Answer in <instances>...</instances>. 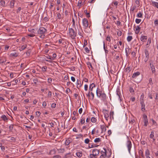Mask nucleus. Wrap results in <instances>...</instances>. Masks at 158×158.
I'll use <instances>...</instances> for the list:
<instances>
[{"instance_id":"nucleus-1","label":"nucleus","mask_w":158,"mask_h":158,"mask_svg":"<svg viewBox=\"0 0 158 158\" xmlns=\"http://www.w3.org/2000/svg\"><path fill=\"white\" fill-rule=\"evenodd\" d=\"M47 31V29L43 27H41L37 31V34L40 38L44 39L45 37V33Z\"/></svg>"},{"instance_id":"nucleus-2","label":"nucleus","mask_w":158,"mask_h":158,"mask_svg":"<svg viewBox=\"0 0 158 158\" xmlns=\"http://www.w3.org/2000/svg\"><path fill=\"white\" fill-rule=\"evenodd\" d=\"M98 89L96 90V94L97 96L100 98L101 100L103 101H105L106 99V94L104 92H102V91H98Z\"/></svg>"},{"instance_id":"nucleus-3","label":"nucleus","mask_w":158,"mask_h":158,"mask_svg":"<svg viewBox=\"0 0 158 158\" xmlns=\"http://www.w3.org/2000/svg\"><path fill=\"white\" fill-rule=\"evenodd\" d=\"M69 36L72 39H75L77 33L72 28H69Z\"/></svg>"},{"instance_id":"nucleus-4","label":"nucleus","mask_w":158,"mask_h":158,"mask_svg":"<svg viewBox=\"0 0 158 158\" xmlns=\"http://www.w3.org/2000/svg\"><path fill=\"white\" fill-rule=\"evenodd\" d=\"M102 113H103L104 117L107 121H108V118L109 117V113L108 111L106 110L103 109L102 111Z\"/></svg>"},{"instance_id":"nucleus-5","label":"nucleus","mask_w":158,"mask_h":158,"mask_svg":"<svg viewBox=\"0 0 158 158\" xmlns=\"http://www.w3.org/2000/svg\"><path fill=\"white\" fill-rule=\"evenodd\" d=\"M126 145L127 148L130 154L131 149L132 147V144L130 140H128L126 143Z\"/></svg>"},{"instance_id":"nucleus-6","label":"nucleus","mask_w":158,"mask_h":158,"mask_svg":"<svg viewBox=\"0 0 158 158\" xmlns=\"http://www.w3.org/2000/svg\"><path fill=\"white\" fill-rule=\"evenodd\" d=\"M143 121L144 123V126L145 127L147 126L148 124V119L147 116L144 114L143 115Z\"/></svg>"},{"instance_id":"nucleus-7","label":"nucleus","mask_w":158,"mask_h":158,"mask_svg":"<svg viewBox=\"0 0 158 158\" xmlns=\"http://www.w3.org/2000/svg\"><path fill=\"white\" fill-rule=\"evenodd\" d=\"M82 23L83 26L85 28H87L88 26V20L85 18H84L82 20Z\"/></svg>"},{"instance_id":"nucleus-8","label":"nucleus","mask_w":158,"mask_h":158,"mask_svg":"<svg viewBox=\"0 0 158 158\" xmlns=\"http://www.w3.org/2000/svg\"><path fill=\"white\" fill-rule=\"evenodd\" d=\"M117 94L120 100V101H121V97H122V94L120 92V89L118 88L116 90Z\"/></svg>"},{"instance_id":"nucleus-9","label":"nucleus","mask_w":158,"mask_h":158,"mask_svg":"<svg viewBox=\"0 0 158 158\" xmlns=\"http://www.w3.org/2000/svg\"><path fill=\"white\" fill-rule=\"evenodd\" d=\"M140 74V73L139 72H136L134 73L132 77V78H136Z\"/></svg>"},{"instance_id":"nucleus-10","label":"nucleus","mask_w":158,"mask_h":158,"mask_svg":"<svg viewBox=\"0 0 158 158\" xmlns=\"http://www.w3.org/2000/svg\"><path fill=\"white\" fill-rule=\"evenodd\" d=\"M82 85V83L81 84V81L80 80H77V87L79 89Z\"/></svg>"},{"instance_id":"nucleus-11","label":"nucleus","mask_w":158,"mask_h":158,"mask_svg":"<svg viewBox=\"0 0 158 158\" xmlns=\"http://www.w3.org/2000/svg\"><path fill=\"white\" fill-rule=\"evenodd\" d=\"M104 152H103L104 154H102L100 156V158H105L106 156V150L105 148H103Z\"/></svg>"},{"instance_id":"nucleus-12","label":"nucleus","mask_w":158,"mask_h":158,"mask_svg":"<svg viewBox=\"0 0 158 158\" xmlns=\"http://www.w3.org/2000/svg\"><path fill=\"white\" fill-rule=\"evenodd\" d=\"M86 64L88 65V67L89 68V69L93 71L94 68L92 65L91 63L90 62H87L86 63Z\"/></svg>"},{"instance_id":"nucleus-13","label":"nucleus","mask_w":158,"mask_h":158,"mask_svg":"<svg viewBox=\"0 0 158 158\" xmlns=\"http://www.w3.org/2000/svg\"><path fill=\"white\" fill-rule=\"evenodd\" d=\"M46 57L48 59H49L50 60H45L49 62H51L52 60H53V58H52V57L48 55H47Z\"/></svg>"},{"instance_id":"nucleus-14","label":"nucleus","mask_w":158,"mask_h":158,"mask_svg":"<svg viewBox=\"0 0 158 158\" xmlns=\"http://www.w3.org/2000/svg\"><path fill=\"white\" fill-rule=\"evenodd\" d=\"M140 104L141 105V110L142 111L144 112L145 110V105L143 104V101L140 102Z\"/></svg>"},{"instance_id":"nucleus-15","label":"nucleus","mask_w":158,"mask_h":158,"mask_svg":"<svg viewBox=\"0 0 158 158\" xmlns=\"http://www.w3.org/2000/svg\"><path fill=\"white\" fill-rule=\"evenodd\" d=\"M92 152L94 154H95V155L98 156L99 153V151L97 149H93Z\"/></svg>"},{"instance_id":"nucleus-16","label":"nucleus","mask_w":158,"mask_h":158,"mask_svg":"<svg viewBox=\"0 0 158 158\" xmlns=\"http://www.w3.org/2000/svg\"><path fill=\"white\" fill-rule=\"evenodd\" d=\"M152 3L153 6L158 9V3L157 2L154 1H152Z\"/></svg>"},{"instance_id":"nucleus-17","label":"nucleus","mask_w":158,"mask_h":158,"mask_svg":"<svg viewBox=\"0 0 158 158\" xmlns=\"http://www.w3.org/2000/svg\"><path fill=\"white\" fill-rule=\"evenodd\" d=\"M27 45H22L19 47V50L20 51H23L27 47Z\"/></svg>"},{"instance_id":"nucleus-18","label":"nucleus","mask_w":158,"mask_h":158,"mask_svg":"<svg viewBox=\"0 0 158 158\" xmlns=\"http://www.w3.org/2000/svg\"><path fill=\"white\" fill-rule=\"evenodd\" d=\"M150 67L153 73L155 72V69L153 64H150Z\"/></svg>"},{"instance_id":"nucleus-19","label":"nucleus","mask_w":158,"mask_h":158,"mask_svg":"<svg viewBox=\"0 0 158 158\" xmlns=\"http://www.w3.org/2000/svg\"><path fill=\"white\" fill-rule=\"evenodd\" d=\"M147 39V36H141L140 40L142 42H145Z\"/></svg>"},{"instance_id":"nucleus-20","label":"nucleus","mask_w":158,"mask_h":158,"mask_svg":"<svg viewBox=\"0 0 158 158\" xmlns=\"http://www.w3.org/2000/svg\"><path fill=\"white\" fill-rule=\"evenodd\" d=\"M15 0H12L11 1H10V7L11 8H13L14 7V5L15 4Z\"/></svg>"},{"instance_id":"nucleus-21","label":"nucleus","mask_w":158,"mask_h":158,"mask_svg":"<svg viewBox=\"0 0 158 158\" xmlns=\"http://www.w3.org/2000/svg\"><path fill=\"white\" fill-rule=\"evenodd\" d=\"M95 87V85L94 83H92L89 85V90L91 91L93 90V89Z\"/></svg>"},{"instance_id":"nucleus-22","label":"nucleus","mask_w":158,"mask_h":158,"mask_svg":"<svg viewBox=\"0 0 158 158\" xmlns=\"http://www.w3.org/2000/svg\"><path fill=\"white\" fill-rule=\"evenodd\" d=\"M139 154L143 158H144V156L143 155V152L141 150H139L138 152Z\"/></svg>"},{"instance_id":"nucleus-23","label":"nucleus","mask_w":158,"mask_h":158,"mask_svg":"<svg viewBox=\"0 0 158 158\" xmlns=\"http://www.w3.org/2000/svg\"><path fill=\"white\" fill-rule=\"evenodd\" d=\"M150 155V152L149 150L147 149L145 151V156L146 158L149 157Z\"/></svg>"},{"instance_id":"nucleus-24","label":"nucleus","mask_w":158,"mask_h":158,"mask_svg":"<svg viewBox=\"0 0 158 158\" xmlns=\"http://www.w3.org/2000/svg\"><path fill=\"white\" fill-rule=\"evenodd\" d=\"M100 127L102 129V132L106 131V128L104 125H101Z\"/></svg>"},{"instance_id":"nucleus-25","label":"nucleus","mask_w":158,"mask_h":158,"mask_svg":"<svg viewBox=\"0 0 158 158\" xmlns=\"http://www.w3.org/2000/svg\"><path fill=\"white\" fill-rule=\"evenodd\" d=\"M144 52L145 55V57L149 58V54L148 53V51L147 49H145L144 50Z\"/></svg>"},{"instance_id":"nucleus-26","label":"nucleus","mask_w":158,"mask_h":158,"mask_svg":"<svg viewBox=\"0 0 158 158\" xmlns=\"http://www.w3.org/2000/svg\"><path fill=\"white\" fill-rule=\"evenodd\" d=\"M76 154L77 156L79 158L81 157L82 156V153L81 152H77L76 153Z\"/></svg>"},{"instance_id":"nucleus-27","label":"nucleus","mask_w":158,"mask_h":158,"mask_svg":"<svg viewBox=\"0 0 158 158\" xmlns=\"http://www.w3.org/2000/svg\"><path fill=\"white\" fill-rule=\"evenodd\" d=\"M136 16L138 18H142L143 14L140 12H139L137 14Z\"/></svg>"},{"instance_id":"nucleus-28","label":"nucleus","mask_w":158,"mask_h":158,"mask_svg":"<svg viewBox=\"0 0 158 158\" xmlns=\"http://www.w3.org/2000/svg\"><path fill=\"white\" fill-rule=\"evenodd\" d=\"M129 49H130L129 48H125V53L127 56H128V54L129 53Z\"/></svg>"},{"instance_id":"nucleus-29","label":"nucleus","mask_w":158,"mask_h":158,"mask_svg":"<svg viewBox=\"0 0 158 158\" xmlns=\"http://www.w3.org/2000/svg\"><path fill=\"white\" fill-rule=\"evenodd\" d=\"M114 112L113 111H111L110 112V114L109 116H110V119L111 120L112 118L113 119L114 118L113 117V115H114Z\"/></svg>"},{"instance_id":"nucleus-30","label":"nucleus","mask_w":158,"mask_h":158,"mask_svg":"<svg viewBox=\"0 0 158 158\" xmlns=\"http://www.w3.org/2000/svg\"><path fill=\"white\" fill-rule=\"evenodd\" d=\"M101 141V139L99 138H95L94 140V142L95 143H98Z\"/></svg>"},{"instance_id":"nucleus-31","label":"nucleus","mask_w":158,"mask_h":158,"mask_svg":"<svg viewBox=\"0 0 158 158\" xmlns=\"http://www.w3.org/2000/svg\"><path fill=\"white\" fill-rule=\"evenodd\" d=\"M132 39V37L131 36H128L127 38V41L128 42H130L131 41V40Z\"/></svg>"},{"instance_id":"nucleus-32","label":"nucleus","mask_w":158,"mask_h":158,"mask_svg":"<svg viewBox=\"0 0 158 158\" xmlns=\"http://www.w3.org/2000/svg\"><path fill=\"white\" fill-rule=\"evenodd\" d=\"M11 55L12 56L16 57L18 56V53L16 52L11 53Z\"/></svg>"},{"instance_id":"nucleus-33","label":"nucleus","mask_w":158,"mask_h":158,"mask_svg":"<svg viewBox=\"0 0 158 158\" xmlns=\"http://www.w3.org/2000/svg\"><path fill=\"white\" fill-rule=\"evenodd\" d=\"M1 118H2V120L4 121L7 120V118L5 115H2Z\"/></svg>"},{"instance_id":"nucleus-34","label":"nucleus","mask_w":158,"mask_h":158,"mask_svg":"<svg viewBox=\"0 0 158 158\" xmlns=\"http://www.w3.org/2000/svg\"><path fill=\"white\" fill-rule=\"evenodd\" d=\"M5 2L4 0H2L0 1V5L2 6H5Z\"/></svg>"},{"instance_id":"nucleus-35","label":"nucleus","mask_w":158,"mask_h":158,"mask_svg":"<svg viewBox=\"0 0 158 158\" xmlns=\"http://www.w3.org/2000/svg\"><path fill=\"white\" fill-rule=\"evenodd\" d=\"M154 137V132L153 131H152L151 132V133L150 135V137L151 139H153V137Z\"/></svg>"},{"instance_id":"nucleus-36","label":"nucleus","mask_w":158,"mask_h":158,"mask_svg":"<svg viewBox=\"0 0 158 158\" xmlns=\"http://www.w3.org/2000/svg\"><path fill=\"white\" fill-rule=\"evenodd\" d=\"M84 12L86 14V16L87 17H89L90 16V14L89 13H87V10H84Z\"/></svg>"},{"instance_id":"nucleus-37","label":"nucleus","mask_w":158,"mask_h":158,"mask_svg":"<svg viewBox=\"0 0 158 158\" xmlns=\"http://www.w3.org/2000/svg\"><path fill=\"white\" fill-rule=\"evenodd\" d=\"M103 48L105 51L106 54H107L108 53V51L105 48V44L104 42H103Z\"/></svg>"},{"instance_id":"nucleus-38","label":"nucleus","mask_w":158,"mask_h":158,"mask_svg":"<svg viewBox=\"0 0 158 158\" xmlns=\"http://www.w3.org/2000/svg\"><path fill=\"white\" fill-rule=\"evenodd\" d=\"M96 119L94 117H93L91 118V121L92 123H95L96 121Z\"/></svg>"},{"instance_id":"nucleus-39","label":"nucleus","mask_w":158,"mask_h":158,"mask_svg":"<svg viewBox=\"0 0 158 158\" xmlns=\"http://www.w3.org/2000/svg\"><path fill=\"white\" fill-rule=\"evenodd\" d=\"M85 122V118H82L80 121V123L82 124H84Z\"/></svg>"},{"instance_id":"nucleus-40","label":"nucleus","mask_w":158,"mask_h":158,"mask_svg":"<svg viewBox=\"0 0 158 158\" xmlns=\"http://www.w3.org/2000/svg\"><path fill=\"white\" fill-rule=\"evenodd\" d=\"M14 125L13 124H11L9 126V130L10 131H12Z\"/></svg>"},{"instance_id":"nucleus-41","label":"nucleus","mask_w":158,"mask_h":158,"mask_svg":"<svg viewBox=\"0 0 158 158\" xmlns=\"http://www.w3.org/2000/svg\"><path fill=\"white\" fill-rule=\"evenodd\" d=\"M141 21V20L140 19H135V22L136 23H139Z\"/></svg>"},{"instance_id":"nucleus-42","label":"nucleus","mask_w":158,"mask_h":158,"mask_svg":"<svg viewBox=\"0 0 158 158\" xmlns=\"http://www.w3.org/2000/svg\"><path fill=\"white\" fill-rule=\"evenodd\" d=\"M72 22H73V24H72L73 26L75 28V20L73 18H72Z\"/></svg>"},{"instance_id":"nucleus-43","label":"nucleus","mask_w":158,"mask_h":158,"mask_svg":"<svg viewBox=\"0 0 158 158\" xmlns=\"http://www.w3.org/2000/svg\"><path fill=\"white\" fill-rule=\"evenodd\" d=\"M149 84L151 85H152L153 84V83L152 81V78H149Z\"/></svg>"},{"instance_id":"nucleus-44","label":"nucleus","mask_w":158,"mask_h":158,"mask_svg":"<svg viewBox=\"0 0 158 158\" xmlns=\"http://www.w3.org/2000/svg\"><path fill=\"white\" fill-rule=\"evenodd\" d=\"M83 4L82 2V1H78L77 4V6H79L80 7Z\"/></svg>"},{"instance_id":"nucleus-45","label":"nucleus","mask_w":158,"mask_h":158,"mask_svg":"<svg viewBox=\"0 0 158 158\" xmlns=\"http://www.w3.org/2000/svg\"><path fill=\"white\" fill-rule=\"evenodd\" d=\"M135 122V120L134 119H131V120L129 119V122L131 124H132L133 123Z\"/></svg>"},{"instance_id":"nucleus-46","label":"nucleus","mask_w":158,"mask_h":158,"mask_svg":"<svg viewBox=\"0 0 158 158\" xmlns=\"http://www.w3.org/2000/svg\"><path fill=\"white\" fill-rule=\"evenodd\" d=\"M31 50L30 49H28L26 52V54L28 56H29L31 53Z\"/></svg>"},{"instance_id":"nucleus-47","label":"nucleus","mask_w":158,"mask_h":158,"mask_svg":"<svg viewBox=\"0 0 158 158\" xmlns=\"http://www.w3.org/2000/svg\"><path fill=\"white\" fill-rule=\"evenodd\" d=\"M70 143V141L69 140L66 139L65 142V144L66 145H68Z\"/></svg>"},{"instance_id":"nucleus-48","label":"nucleus","mask_w":158,"mask_h":158,"mask_svg":"<svg viewBox=\"0 0 158 158\" xmlns=\"http://www.w3.org/2000/svg\"><path fill=\"white\" fill-rule=\"evenodd\" d=\"M56 103H53L52 104L51 107L52 108H54L56 107Z\"/></svg>"},{"instance_id":"nucleus-49","label":"nucleus","mask_w":158,"mask_h":158,"mask_svg":"<svg viewBox=\"0 0 158 158\" xmlns=\"http://www.w3.org/2000/svg\"><path fill=\"white\" fill-rule=\"evenodd\" d=\"M89 139L88 138H87V139H85V143L88 144L89 143Z\"/></svg>"},{"instance_id":"nucleus-50","label":"nucleus","mask_w":158,"mask_h":158,"mask_svg":"<svg viewBox=\"0 0 158 158\" xmlns=\"http://www.w3.org/2000/svg\"><path fill=\"white\" fill-rule=\"evenodd\" d=\"M106 40L107 41H108L109 42L110 41V37L108 35V36H107L106 38Z\"/></svg>"},{"instance_id":"nucleus-51","label":"nucleus","mask_w":158,"mask_h":158,"mask_svg":"<svg viewBox=\"0 0 158 158\" xmlns=\"http://www.w3.org/2000/svg\"><path fill=\"white\" fill-rule=\"evenodd\" d=\"M29 31L31 32L32 33H34L35 34V30L34 29H31Z\"/></svg>"},{"instance_id":"nucleus-52","label":"nucleus","mask_w":158,"mask_h":158,"mask_svg":"<svg viewBox=\"0 0 158 158\" xmlns=\"http://www.w3.org/2000/svg\"><path fill=\"white\" fill-rule=\"evenodd\" d=\"M135 8V6H133L131 7L130 9L131 11H132V12H134Z\"/></svg>"},{"instance_id":"nucleus-53","label":"nucleus","mask_w":158,"mask_h":158,"mask_svg":"<svg viewBox=\"0 0 158 158\" xmlns=\"http://www.w3.org/2000/svg\"><path fill=\"white\" fill-rule=\"evenodd\" d=\"M40 111H37L36 112V114L37 117H39L40 116Z\"/></svg>"},{"instance_id":"nucleus-54","label":"nucleus","mask_w":158,"mask_h":158,"mask_svg":"<svg viewBox=\"0 0 158 158\" xmlns=\"http://www.w3.org/2000/svg\"><path fill=\"white\" fill-rule=\"evenodd\" d=\"M47 69V67L46 66H44L42 67V69L43 71L46 72V71Z\"/></svg>"},{"instance_id":"nucleus-55","label":"nucleus","mask_w":158,"mask_h":158,"mask_svg":"<svg viewBox=\"0 0 158 158\" xmlns=\"http://www.w3.org/2000/svg\"><path fill=\"white\" fill-rule=\"evenodd\" d=\"M113 4H114V5L115 6H117L118 4V2L117 1H115L114 2H113L112 4V5H113Z\"/></svg>"},{"instance_id":"nucleus-56","label":"nucleus","mask_w":158,"mask_h":158,"mask_svg":"<svg viewBox=\"0 0 158 158\" xmlns=\"http://www.w3.org/2000/svg\"><path fill=\"white\" fill-rule=\"evenodd\" d=\"M52 78H49L48 79V82L49 83H51L52 82Z\"/></svg>"},{"instance_id":"nucleus-57","label":"nucleus","mask_w":158,"mask_h":158,"mask_svg":"<svg viewBox=\"0 0 158 158\" xmlns=\"http://www.w3.org/2000/svg\"><path fill=\"white\" fill-rule=\"evenodd\" d=\"M73 114L74 115H77V116L78 115V114L77 113V111H73Z\"/></svg>"},{"instance_id":"nucleus-58","label":"nucleus","mask_w":158,"mask_h":158,"mask_svg":"<svg viewBox=\"0 0 158 158\" xmlns=\"http://www.w3.org/2000/svg\"><path fill=\"white\" fill-rule=\"evenodd\" d=\"M57 17L58 19H60L61 18V15L60 13H58L57 14Z\"/></svg>"},{"instance_id":"nucleus-59","label":"nucleus","mask_w":158,"mask_h":158,"mask_svg":"<svg viewBox=\"0 0 158 158\" xmlns=\"http://www.w3.org/2000/svg\"><path fill=\"white\" fill-rule=\"evenodd\" d=\"M34 83L35 85L37 84V79H35L33 80Z\"/></svg>"},{"instance_id":"nucleus-60","label":"nucleus","mask_w":158,"mask_h":158,"mask_svg":"<svg viewBox=\"0 0 158 158\" xmlns=\"http://www.w3.org/2000/svg\"><path fill=\"white\" fill-rule=\"evenodd\" d=\"M139 31H140V30H139L138 29H137V28H136L135 31V34H138L139 33Z\"/></svg>"},{"instance_id":"nucleus-61","label":"nucleus","mask_w":158,"mask_h":158,"mask_svg":"<svg viewBox=\"0 0 158 158\" xmlns=\"http://www.w3.org/2000/svg\"><path fill=\"white\" fill-rule=\"evenodd\" d=\"M88 86L87 85H85L84 86V89L85 91H87L88 90Z\"/></svg>"},{"instance_id":"nucleus-62","label":"nucleus","mask_w":158,"mask_h":158,"mask_svg":"<svg viewBox=\"0 0 158 158\" xmlns=\"http://www.w3.org/2000/svg\"><path fill=\"white\" fill-rule=\"evenodd\" d=\"M89 157L90 158H98L97 157L94 156L93 155H92V154H90Z\"/></svg>"},{"instance_id":"nucleus-63","label":"nucleus","mask_w":158,"mask_h":158,"mask_svg":"<svg viewBox=\"0 0 158 158\" xmlns=\"http://www.w3.org/2000/svg\"><path fill=\"white\" fill-rule=\"evenodd\" d=\"M85 52H87V53H89V51H90V50H89V48H87V47H86L85 48Z\"/></svg>"},{"instance_id":"nucleus-64","label":"nucleus","mask_w":158,"mask_h":158,"mask_svg":"<svg viewBox=\"0 0 158 158\" xmlns=\"http://www.w3.org/2000/svg\"><path fill=\"white\" fill-rule=\"evenodd\" d=\"M154 24L156 26L158 25V20H157L155 21Z\"/></svg>"}]
</instances>
